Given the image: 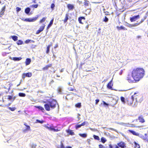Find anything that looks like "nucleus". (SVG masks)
<instances>
[{"instance_id": "f257e3e1", "label": "nucleus", "mask_w": 148, "mask_h": 148, "mask_svg": "<svg viewBox=\"0 0 148 148\" xmlns=\"http://www.w3.org/2000/svg\"><path fill=\"white\" fill-rule=\"evenodd\" d=\"M131 74L133 78L138 82L145 75V71L143 68L136 67L133 69Z\"/></svg>"}, {"instance_id": "f03ea898", "label": "nucleus", "mask_w": 148, "mask_h": 148, "mask_svg": "<svg viewBox=\"0 0 148 148\" xmlns=\"http://www.w3.org/2000/svg\"><path fill=\"white\" fill-rule=\"evenodd\" d=\"M48 103H46L44 105L45 110L47 111L50 110V108L52 109L55 108L58 103L57 101L54 99H51L48 101Z\"/></svg>"}, {"instance_id": "7ed1b4c3", "label": "nucleus", "mask_w": 148, "mask_h": 148, "mask_svg": "<svg viewBox=\"0 0 148 148\" xmlns=\"http://www.w3.org/2000/svg\"><path fill=\"white\" fill-rule=\"evenodd\" d=\"M43 126L46 128L48 129L49 131H52L54 132H58L60 130V129L58 128L56 126L54 127L52 124L49 125V124H47L44 125Z\"/></svg>"}, {"instance_id": "20e7f679", "label": "nucleus", "mask_w": 148, "mask_h": 148, "mask_svg": "<svg viewBox=\"0 0 148 148\" xmlns=\"http://www.w3.org/2000/svg\"><path fill=\"white\" fill-rule=\"evenodd\" d=\"M135 95L136 93H135L133 95L129 96L126 98V101L128 105H131L132 104L134 98L136 99V101L138 100V98L136 97V96H137Z\"/></svg>"}, {"instance_id": "39448f33", "label": "nucleus", "mask_w": 148, "mask_h": 148, "mask_svg": "<svg viewBox=\"0 0 148 148\" xmlns=\"http://www.w3.org/2000/svg\"><path fill=\"white\" fill-rule=\"evenodd\" d=\"M127 80L129 83H136L138 82L135 78H133L132 75H127Z\"/></svg>"}, {"instance_id": "423d86ee", "label": "nucleus", "mask_w": 148, "mask_h": 148, "mask_svg": "<svg viewBox=\"0 0 148 148\" xmlns=\"http://www.w3.org/2000/svg\"><path fill=\"white\" fill-rule=\"evenodd\" d=\"M38 17H35L32 18H22V20L26 22H32L36 21L38 19Z\"/></svg>"}, {"instance_id": "0eeeda50", "label": "nucleus", "mask_w": 148, "mask_h": 148, "mask_svg": "<svg viewBox=\"0 0 148 148\" xmlns=\"http://www.w3.org/2000/svg\"><path fill=\"white\" fill-rule=\"evenodd\" d=\"M119 147L121 148H124L126 147V144L125 142L123 141H120L117 144Z\"/></svg>"}, {"instance_id": "6e6552de", "label": "nucleus", "mask_w": 148, "mask_h": 148, "mask_svg": "<svg viewBox=\"0 0 148 148\" xmlns=\"http://www.w3.org/2000/svg\"><path fill=\"white\" fill-rule=\"evenodd\" d=\"M32 76V74L31 72H28L27 73H23L22 75V78L24 79L25 77H31Z\"/></svg>"}, {"instance_id": "1a4fd4ad", "label": "nucleus", "mask_w": 148, "mask_h": 148, "mask_svg": "<svg viewBox=\"0 0 148 148\" xmlns=\"http://www.w3.org/2000/svg\"><path fill=\"white\" fill-rule=\"evenodd\" d=\"M24 125L26 126V128L25 129H24L23 130V132L25 133L27 131L31 130L30 126L29 125H27L26 123H24Z\"/></svg>"}, {"instance_id": "9d476101", "label": "nucleus", "mask_w": 148, "mask_h": 148, "mask_svg": "<svg viewBox=\"0 0 148 148\" xmlns=\"http://www.w3.org/2000/svg\"><path fill=\"white\" fill-rule=\"evenodd\" d=\"M5 5H4L2 8L0 12V18L2 17V16L4 15V12L5 10Z\"/></svg>"}, {"instance_id": "9b49d317", "label": "nucleus", "mask_w": 148, "mask_h": 148, "mask_svg": "<svg viewBox=\"0 0 148 148\" xmlns=\"http://www.w3.org/2000/svg\"><path fill=\"white\" fill-rule=\"evenodd\" d=\"M112 79L107 84V88L111 90H112V87L113 86V83L112 82Z\"/></svg>"}, {"instance_id": "f8f14e48", "label": "nucleus", "mask_w": 148, "mask_h": 148, "mask_svg": "<svg viewBox=\"0 0 148 148\" xmlns=\"http://www.w3.org/2000/svg\"><path fill=\"white\" fill-rule=\"evenodd\" d=\"M139 15H137L133 16L130 18V21L131 22H133L135 21L137 19L139 18Z\"/></svg>"}, {"instance_id": "ddd939ff", "label": "nucleus", "mask_w": 148, "mask_h": 148, "mask_svg": "<svg viewBox=\"0 0 148 148\" xmlns=\"http://www.w3.org/2000/svg\"><path fill=\"white\" fill-rule=\"evenodd\" d=\"M138 119L139 120V122L141 123H143L145 121L142 115H140L138 116Z\"/></svg>"}, {"instance_id": "4468645a", "label": "nucleus", "mask_w": 148, "mask_h": 148, "mask_svg": "<svg viewBox=\"0 0 148 148\" xmlns=\"http://www.w3.org/2000/svg\"><path fill=\"white\" fill-rule=\"evenodd\" d=\"M45 25H43V26H42L40 27L38 30L36 32V34H38L41 32H42L44 30L45 27Z\"/></svg>"}, {"instance_id": "2eb2a0df", "label": "nucleus", "mask_w": 148, "mask_h": 148, "mask_svg": "<svg viewBox=\"0 0 148 148\" xmlns=\"http://www.w3.org/2000/svg\"><path fill=\"white\" fill-rule=\"evenodd\" d=\"M67 8L69 10H72L75 8L73 4H68L67 5Z\"/></svg>"}, {"instance_id": "dca6fc26", "label": "nucleus", "mask_w": 148, "mask_h": 148, "mask_svg": "<svg viewBox=\"0 0 148 148\" xmlns=\"http://www.w3.org/2000/svg\"><path fill=\"white\" fill-rule=\"evenodd\" d=\"M52 66V64H49L46 65L45 66L42 68V70L45 71L46 70H48L49 68L51 67Z\"/></svg>"}, {"instance_id": "f3484780", "label": "nucleus", "mask_w": 148, "mask_h": 148, "mask_svg": "<svg viewBox=\"0 0 148 148\" xmlns=\"http://www.w3.org/2000/svg\"><path fill=\"white\" fill-rule=\"evenodd\" d=\"M31 62V59L29 58H27L25 61V64L26 65H28Z\"/></svg>"}, {"instance_id": "a211bd4d", "label": "nucleus", "mask_w": 148, "mask_h": 148, "mask_svg": "<svg viewBox=\"0 0 148 148\" xmlns=\"http://www.w3.org/2000/svg\"><path fill=\"white\" fill-rule=\"evenodd\" d=\"M22 59V58L21 57H13L11 58L12 60L14 61H18L21 60Z\"/></svg>"}, {"instance_id": "6ab92c4d", "label": "nucleus", "mask_w": 148, "mask_h": 148, "mask_svg": "<svg viewBox=\"0 0 148 148\" xmlns=\"http://www.w3.org/2000/svg\"><path fill=\"white\" fill-rule=\"evenodd\" d=\"M128 131L130 133L134 135L138 136L139 135L138 133H136L135 131H134L131 130H128Z\"/></svg>"}, {"instance_id": "aec40b11", "label": "nucleus", "mask_w": 148, "mask_h": 148, "mask_svg": "<svg viewBox=\"0 0 148 148\" xmlns=\"http://www.w3.org/2000/svg\"><path fill=\"white\" fill-rule=\"evenodd\" d=\"M69 15L67 13L66 14L65 18L63 20L64 23H65L67 22V20L69 19Z\"/></svg>"}, {"instance_id": "412c9836", "label": "nucleus", "mask_w": 148, "mask_h": 148, "mask_svg": "<svg viewBox=\"0 0 148 148\" xmlns=\"http://www.w3.org/2000/svg\"><path fill=\"white\" fill-rule=\"evenodd\" d=\"M125 126L129 127H138L137 126L134 125L133 124H130L129 123H126L125 124Z\"/></svg>"}, {"instance_id": "4be33fe9", "label": "nucleus", "mask_w": 148, "mask_h": 148, "mask_svg": "<svg viewBox=\"0 0 148 148\" xmlns=\"http://www.w3.org/2000/svg\"><path fill=\"white\" fill-rule=\"evenodd\" d=\"M66 131L70 135H73L75 134L74 133L73 131L69 129L66 130Z\"/></svg>"}, {"instance_id": "5701e85b", "label": "nucleus", "mask_w": 148, "mask_h": 148, "mask_svg": "<svg viewBox=\"0 0 148 148\" xmlns=\"http://www.w3.org/2000/svg\"><path fill=\"white\" fill-rule=\"evenodd\" d=\"M82 19L85 20V18L83 16L80 17L78 18V21L79 23L81 24H83V23L82 21Z\"/></svg>"}, {"instance_id": "b1692460", "label": "nucleus", "mask_w": 148, "mask_h": 148, "mask_svg": "<svg viewBox=\"0 0 148 148\" xmlns=\"http://www.w3.org/2000/svg\"><path fill=\"white\" fill-rule=\"evenodd\" d=\"M52 46V44H51L50 45H48L47 47V49L46 50V53H48L49 51V49H50V47Z\"/></svg>"}, {"instance_id": "393cba45", "label": "nucleus", "mask_w": 148, "mask_h": 148, "mask_svg": "<svg viewBox=\"0 0 148 148\" xmlns=\"http://www.w3.org/2000/svg\"><path fill=\"white\" fill-rule=\"evenodd\" d=\"M30 11V9L29 7H27L25 9V12L27 14H29Z\"/></svg>"}, {"instance_id": "a878e982", "label": "nucleus", "mask_w": 148, "mask_h": 148, "mask_svg": "<svg viewBox=\"0 0 148 148\" xmlns=\"http://www.w3.org/2000/svg\"><path fill=\"white\" fill-rule=\"evenodd\" d=\"M53 18L50 21L48 25L47 26V28L48 29L52 25L53 23Z\"/></svg>"}, {"instance_id": "bb28decb", "label": "nucleus", "mask_w": 148, "mask_h": 148, "mask_svg": "<svg viewBox=\"0 0 148 148\" xmlns=\"http://www.w3.org/2000/svg\"><path fill=\"white\" fill-rule=\"evenodd\" d=\"M109 148H119L118 146L116 145H112L111 144L109 145Z\"/></svg>"}, {"instance_id": "cd10ccee", "label": "nucleus", "mask_w": 148, "mask_h": 148, "mask_svg": "<svg viewBox=\"0 0 148 148\" xmlns=\"http://www.w3.org/2000/svg\"><path fill=\"white\" fill-rule=\"evenodd\" d=\"M84 5L85 6H88L89 2L87 0H84Z\"/></svg>"}, {"instance_id": "c85d7f7f", "label": "nucleus", "mask_w": 148, "mask_h": 148, "mask_svg": "<svg viewBox=\"0 0 148 148\" xmlns=\"http://www.w3.org/2000/svg\"><path fill=\"white\" fill-rule=\"evenodd\" d=\"M11 37L12 39L13 40L15 41H16L18 40V37L14 35L12 36Z\"/></svg>"}, {"instance_id": "c756f323", "label": "nucleus", "mask_w": 148, "mask_h": 148, "mask_svg": "<svg viewBox=\"0 0 148 148\" xmlns=\"http://www.w3.org/2000/svg\"><path fill=\"white\" fill-rule=\"evenodd\" d=\"M35 107L36 108H38V109L40 110H41L42 112H43V111L44 110V108L41 106H35Z\"/></svg>"}, {"instance_id": "7c9ffc66", "label": "nucleus", "mask_w": 148, "mask_h": 148, "mask_svg": "<svg viewBox=\"0 0 148 148\" xmlns=\"http://www.w3.org/2000/svg\"><path fill=\"white\" fill-rule=\"evenodd\" d=\"M117 28L118 30H120L121 29H122L124 30H127V29L125 27H124L122 26H121L120 27L117 26Z\"/></svg>"}, {"instance_id": "2f4dec72", "label": "nucleus", "mask_w": 148, "mask_h": 148, "mask_svg": "<svg viewBox=\"0 0 148 148\" xmlns=\"http://www.w3.org/2000/svg\"><path fill=\"white\" fill-rule=\"evenodd\" d=\"M79 135L81 137H82L84 138H85L87 136V135L86 133L79 134Z\"/></svg>"}, {"instance_id": "473e14b6", "label": "nucleus", "mask_w": 148, "mask_h": 148, "mask_svg": "<svg viewBox=\"0 0 148 148\" xmlns=\"http://www.w3.org/2000/svg\"><path fill=\"white\" fill-rule=\"evenodd\" d=\"M75 106L77 108H81V103H76L75 105Z\"/></svg>"}, {"instance_id": "72a5a7b5", "label": "nucleus", "mask_w": 148, "mask_h": 148, "mask_svg": "<svg viewBox=\"0 0 148 148\" xmlns=\"http://www.w3.org/2000/svg\"><path fill=\"white\" fill-rule=\"evenodd\" d=\"M93 137L95 140H100V138H99V137L95 135H93Z\"/></svg>"}, {"instance_id": "f704fd0d", "label": "nucleus", "mask_w": 148, "mask_h": 148, "mask_svg": "<svg viewBox=\"0 0 148 148\" xmlns=\"http://www.w3.org/2000/svg\"><path fill=\"white\" fill-rule=\"evenodd\" d=\"M101 142L103 143H105L107 141L105 138L102 137L101 138Z\"/></svg>"}, {"instance_id": "c9c22d12", "label": "nucleus", "mask_w": 148, "mask_h": 148, "mask_svg": "<svg viewBox=\"0 0 148 148\" xmlns=\"http://www.w3.org/2000/svg\"><path fill=\"white\" fill-rule=\"evenodd\" d=\"M18 95L21 97H25V96L26 95L24 93L20 92L18 93Z\"/></svg>"}, {"instance_id": "e433bc0d", "label": "nucleus", "mask_w": 148, "mask_h": 148, "mask_svg": "<svg viewBox=\"0 0 148 148\" xmlns=\"http://www.w3.org/2000/svg\"><path fill=\"white\" fill-rule=\"evenodd\" d=\"M134 147L135 148H140V145L137 143L136 142H134Z\"/></svg>"}, {"instance_id": "4c0bfd02", "label": "nucleus", "mask_w": 148, "mask_h": 148, "mask_svg": "<svg viewBox=\"0 0 148 148\" xmlns=\"http://www.w3.org/2000/svg\"><path fill=\"white\" fill-rule=\"evenodd\" d=\"M8 108L11 111H13L16 109V108L15 107H8Z\"/></svg>"}, {"instance_id": "58836bf2", "label": "nucleus", "mask_w": 148, "mask_h": 148, "mask_svg": "<svg viewBox=\"0 0 148 148\" xmlns=\"http://www.w3.org/2000/svg\"><path fill=\"white\" fill-rule=\"evenodd\" d=\"M46 18V17H44L42 18V19L40 20V21H39V23H41L42 22H44V21H45Z\"/></svg>"}, {"instance_id": "ea45409f", "label": "nucleus", "mask_w": 148, "mask_h": 148, "mask_svg": "<svg viewBox=\"0 0 148 148\" xmlns=\"http://www.w3.org/2000/svg\"><path fill=\"white\" fill-rule=\"evenodd\" d=\"M17 44L18 45H21L23 44V41L21 40H18L17 42Z\"/></svg>"}, {"instance_id": "a19ab883", "label": "nucleus", "mask_w": 148, "mask_h": 148, "mask_svg": "<svg viewBox=\"0 0 148 148\" xmlns=\"http://www.w3.org/2000/svg\"><path fill=\"white\" fill-rule=\"evenodd\" d=\"M36 122H37V123H40L41 124L43 123H44L45 122L44 121H43V120L40 121V120H39L38 119L36 120Z\"/></svg>"}, {"instance_id": "79ce46f5", "label": "nucleus", "mask_w": 148, "mask_h": 148, "mask_svg": "<svg viewBox=\"0 0 148 148\" xmlns=\"http://www.w3.org/2000/svg\"><path fill=\"white\" fill-rule=\"evenodd\" d=\"M121 101L124 103L125 102V99L124 97H121L120 98Z\"/></svg>"}, {"instance_id": "37998d69", "label": "nucleus", "mask_w": 148, "mask_h": 148, "mask_svg": "<svg viewBox=\"0 0 148 148\" xmlns=\"http://www.w3.org/2000/svg\"><path fill=\"white\" fill-rule=\"evenodd\" d=\"M108 21V18L106 16H105L104 17V18L103 20V21H104L105 22H107Z\"/></svg>"}, {"instance_id": "c03bdc74", "label": "nucleus", "mask_w": 148, "mask_h": 148, "mask_svg": "<svg viewBox=\"0 0 148 148\" xmlns=\"http://www.w3.org/2000/svg\"><path fill=\"white\" fill-rule=\"evenodd\" d=\"M36 145L35 144H32L30 146L31 148H35Z\"/></svg>"}, {"instance_id": "a18cd8bd", "label": "nucleus", "mask_w": 148, "mask_h": 148, "mask_svg": "<svg viewBox=\"0 0 148 148\" xmlns=\"http://www.w3.org/2000/svg\"><path fill=\"white\" fill-rule=\"evenodd\" d=\"M55 6V5L54 3H52L51 4V8L52 9V10H53L54 9V8Z\"/></svg>"}, {"instance_id": "49530a36", "label": "nucleus", "mask_w": 148, "mask_h": 148, "mask_svg": "<svg viewBox=\"0 0 148 148\" xmlns=\"http://www.w3.org/2000/svg\"><path fill=\"white\" fill-rule=\"evenodd\" d=\"M21 9L20 8H19V7H17L16 8V10L17 12H18L21 11Z\"/></svg>"}, {"instance_id": "de8ad7c7", "label": "nucleus", "mask_w": 148, "mask_h": 148, "mask_svg": "<svg viewBox=\"0 0 148 148\" xmlns=\"http://www.w3.org/2000/svg\"><path fill=\"white\" fill-rule=\"evenodd\" d=\"M81 125H76L75 126V129L76 130L77 129L79 128H80L81 127Z\"/></svg>"}, {"instance_id": "09e8293b", "label": "nucleus", "mask_w": 148, "mask_h": 148, "mask_svg": "<svg viewBox=\"0 0 148 148\" xmlns=\"http://www.w3.org/2000/svg\"><path fill=\"white\" fill-rule=\"evenodd\" d=\"M38 4H36L33 5H32L31 6L34 8H37L38 7Z\"/></svg>"}, {"instance_id": "8fccbe9b", "label": "nucleus", "mask_w": 148, "mask_h": 148, "mask_svg": "<svg viewBox=\"0 0 148 148\" xmlns=\"http://www.w3.org/2000/svg\"><path fill=\"white\" fill-rule=\"evenodd\" d=\"M87 141L89 144H91V140L90 139H87Z\"/></svg>"}, {"instance_id": "3c124183", "label": "nucleus", "mask_w": 148, "mask_h": 148, "mask_svg": "<svg viewBox=\"0 0 148 148\" xmlns=\"http://www.w3.org/2000/svg\"><path fill=\"white\" fill-rule=\"evenodd\" d=\"M99 148H105V147H104L103 145H102L101 144L99 145Z\"/></svg>"}, {"instance_id": "603ef678", "label": "nucleus", "mask_w": 148, "mask_h": 148, "mask_svg": "<svg viewBox=\"0 0 148 148\" xmlns=\"http://www.w3.org/2000/svg\"><path fill=\"white\" fill-rule=\"evenodd\" d=\"M12 99V96H11L9 95L8 96V98H7L8 99L11 100Z\"/></svg>"}, {"instance_id": "864d4df0", "label": "nucleus", "mask_w": 148, "mask_h": 148, "mask_svg": "<svg viewBox=\"0 0 148 148\" xmlns=\"http://www.w3.org/2000/svg\"><path fill=\"white\" fill-rule=\"evenodd\" d=\"M68 89H69V90H70V91H73L75 90V89H74L73 88H71V87L69 88H68Z\"/></svg>"}, {"instance_id": "5fc2aeb1", "label": "nucleus", "mask_w": 148, "mask_h": 148, "mask_svg": "<svg viewBox=\"0 0 148 148\" xmlns=\"http://www.w3.org/2000/svg\"><path fill=\"white\" fill-rule=\"evenodd\" d=\"M95 104L96 105H97L98 104V103L99 102V100L98 99H96L95 100Z\"/></svg>"}, {"instance_id": "6e6d98bb", "label": "nucleus", "mask_w": 148, "mask_h": 148, "mask_svg": "<svg viewBox=\"0 0 148 148\" xmlns=\"http://www.w3.org/2000/svg\"><path fill=\"white\" fill-rule=\"evenodd\" d=\"M31 41V40H29V39H28L25 41V42L26 43H29Z\"/></svg>"}, {"instance_id": "4d7b16f0", "label": "nucleus", "mask_w": 148, "mask_h": 148, "mask_svg": "<svg viewBox=\"0 0 148 148\" xmlns=\"http://www.w3.org/2000/svg\"><path fill=\"white\" fill-rule=\"evenodd\" d=\"M140 24V23H136L134 25H132L133 27H134L135 26H137L138 25H139Z\"/></svg>"}, {"instance_id": "13d9d810", "label": "nucleus", "mask_w": 148, "mask_h": 148, "mask_svg": "<svg viewBox=\"0 0 148 148\" xmlns=\"http://www.w3.org/2000/svg\"><path fill=\"white\" fill-rule=\"evenodd\" d=\"M85 124V122H84L81 125V126H84Z\"/></svg>"}, {"instance_id": "bf43d9fd", "label": "nucleus", "mask_w": 148, "mask_h": 148, "mask_svg": "<svg viewBox=\"0 0 148 148\" xmlns=\"http://www.w3.org/2000/svg\"><path fill=\"white\" fill-rule=\"evenodd\" d=\"M4 93L3 92H2L0 91V97L2 96L3 95V94H4Z\"/></svg>"}, {"instance_id": "052dcab7", "label": "nucleus", "mask_w": 148, "mask_h": 148, "mask_svg": "<svg viewBox=\"0 0 148 148\" xmlns=\"http://www.w3.org/2000/svg\"><path fill=\"white\" fill-rule=\"evenodd\" d=\"M103 104L104 105H106L107 106L108 105V103H106L104 101H103Z\"/></svg>"}, {"instance_id": "680f3d73", "label": "nucleus", "mask_w": 148, "mask_h": 148, "mask_svg": "<svg viewBox=\"0 0 148 148\" xmlns=\"http://www.w3.org/2000/svg\"><path fill=\"white\" fill-rule=\"evenodd\" d=\"M143 139L144 140H148V137H144V138H143Z\"/></svg>"}, {"instance_id": "e2e57ef3", "label": "nucleus", "mask_w": 148, "mask_h": 148, "mask_svg": "<svg viewBox=\"0 0 148 148\" xmlns=\"http://www.w3.org/2000/svg\"><path fill=\"white\" fill-rule=\"evenodd\" d=\"M77 1L78 2L79 4H81L82 3V2L81 1Z\"/></svg>"}, {"instance_id": "0e129e2a", "label": "nucleus", "mask_w": 148, "mask_h": 148, "mask_svg": "<svg viewBox=\"0 0 148 148\" xmlns=\"http://www.w3.org/2000/svg\"><path fill=\"white\" fill-rule=\"evenodd\" d=\"M127 26L129 27H133L132 25L129 24H128V25Z\"/></svg>"}, {"instance_id": "69168bd1", "label": "nucleus", "mask_w": 148, "mask_h": 148, "mask_svg": "<svg viewBox=\"0 0 148 148\" xmlns=\"http://www.w3.org/2000/svg\"><path fill=\"white\" fill-rule=\"evenodd\" d=\"M141 36H137V38H141Z\"/></svg>"}, {"instance_id": "338daca9", "label": "nucleus", "mask_w": 148, "mask_h": 148, "mask_svg": "<svg viewBox=\"0 0 148 148\" xmlns=\"http://www.w3.org/2000/svg\"><path fill=\"white\" fill-rule=\"evenodd\" d=\"M64 69H62L60 70V72H62L63 71H64Z\"/></svg>"}, {"instance_id": "774afa93", "label": "nucleus", "mask_w": 148, "mask_h": 148, "mask_svg": "<svg viewBox=\"0 0 148 148\" xmlns=\"http://www.w3.org/2000/svg\"><path fill=\"white\" fill-rule=\"evenodd\" d=\"M65 148H72L70 146H67Z\"/></svg>"}]
</instances>
